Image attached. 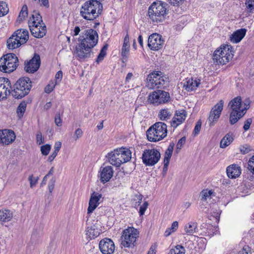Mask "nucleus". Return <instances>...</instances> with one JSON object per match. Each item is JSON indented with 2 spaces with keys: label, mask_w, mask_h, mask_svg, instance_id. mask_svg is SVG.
Returning <instances> with one entry per match:
<instances>
[{
  "label": "nucleus",
  "mask_w": 254,
  "mask_h": 254,
  "mask_svg": "<svg viewBox=\"0 0 254 254\" xmlns=\"http://www.w3.org/2000/svg\"><path fill=\"white\" fill-rule=\"evenodd\" d=\"M80 44L76 47V54L78 59L84 60L90 57L92 49L98 41L97 31L89 28L84 30L79 37Z\"/></svg>",
  "instance_id": "1"
},
{
  "label": "nucleus",
  "mask_w": 254,
  "mask_h": 254,
  "mask_svg": "<svg viewBox=\"0 0 254 254\" xmlns=\"http://www.w3.org/2000/svg\"><path fill=\"white\" fill-rule=\"evenodd\" d=\"M98 0H90L85 2L81 7L80 15L85 19L92 21L101 14L102 4Z\"/></svg>",
  "instance_id": "2"
},
{
  "label": "nucleus",
  "mask_w": 254,
  "mask_h": 254,
  "mask_svg": "<svg viewBox=\"0 0 254 254\" xmlns=\"http://www.w3.org/2000/svg\"><path fill=\"white\" fill-rule=\"evenodd\" d=\"M31 86V81L30 78L27 77L20 78L13 85L11 94L15 98L21 99L28 95Z\"/></svg>",
  "instance_id": "3"
},
{
  "label": "nucleus",
  "mask_w": 254,
  "mask_h": 254,
  "mask_svg": "<svg viewBox=\"0 0 254 254\" xmlns=\"http://www.w3.org/2000/svg\"><path fill=\"white\" fill-rule=\"evenodd\" d=\"M228 106L231 109L230 114L229 122L231 125L236 124L246 114L247 108H242V99L238 96L232 99Z\"/></svg>",
  "instance_id": "4"
},
{
  "label": "nucleus",
  "mask_w": 254,
  "mask_h": 254,
  "mask_svg": "<svg viewBox=\"0 0 254 254\" xmlns=\"http://www.w3.org/2000/svg\"><path fill=\"white\" fill-rule=\"evenodd\" d=\"M146 80V87L150 89L164 88L169 82V78L160 71L150 73Z\"/></svg>",
  "instance_id": "5"
},
{
  "label": "nucleus",
  "mask_w": 254,
  "mask_h": 254,
  "mask_svg": "<svg viewBox=\"0 0 254 254\" xmlns=\"http://www.w3.org/2000/svg\"><path fill=\"white\" fill-rule=\"evenodd\" d=\"M167 4L162 1L154 2L149 7L148 15L153 22L163 21L167 14Z\"/></svg>",
  "instance_id": "6"
},
{
  "label": "nucleus",
  "mask_w": 254,
  "mask_h": 254,
  "mask_svg": "<svg viewBox=\"0 0 254 254\" xmlns=\"http://www.w3.org/2000/svg\"><path fill=\"white\" fill-rule=\"evenodd\" d=\"M234 56L233 48L231 45L221 46L216 50L213 55L214 63L224 65L228 63Z\"/></svg>",
  "instance_id": "7"
},
{
  "label": "nucleus",
  "mask_w": 254,
  "mask_h": 254,
  "mask_svg": "<svg viewBox=\"0 0 254 254\" xmlns=\"http://www.w3.org/2000/svg\"><path fill=\"white\" fill-rule=\"evenodd\" d=\"M167 133V125L162 122H157L147 130L146 136L149 141L156 142L166 137Z\"/></svg>",
  "instance_id": "8"
},
{
  "label": "nucleus",
  "mask_w": 254,
  "mask_h": 254,
  "mask_svg": "<svg viewBox=\"0 0 254 254\" xmlns=\"http://www.w3.org/2000/svg\"><path fill=\"white\" fill-rule=\"evenodd\" d=\"M18 60L13 53L3 55L0 59V70L10 73L14 70L18 65Z\"/></svg>",
  "instance_id": "9"
},
{
  "label": "nucleus",
  "mask_w": 254,
  "mask_h": 254,
  "mask_svg": "<svg viewBox=\"0 0 254 254\" xmlns=\"http://www.w3.org/2000/svg\"><path fill=\"white\" fill-rule=\"evenodd\" d=\"M170 94L163 90H157L150 93L148 97V102L154 106L165 104L170 101Z\"/></svg>",
  "instance_id": "10"
},
{
  "label": "nucleus",
  "mask_w": 254,
  "mask_h": 254,
  "mask_svg": "<svg viewBox=\"0 0 254 254\" xmlns=\"http://www.w3.org/2000/svg\"><path fill=\"white\" fill-rule=\"evenodd\" d=\"M138 237V232L137 230L133 227H129L123 232L121 237L122 245L125 247H131L134 246Z\"/></svg>",
  "instance_id": "11"
},
{
  "label": "nucleus",
  "mask_w": 254,
  "mask_h": 254,
  "mask_svg": "<svg viewBox=\"0 0 254 254\" xmlns=\"http://www.w3.org/2000/svg\"><path fill=\"white\" fill-rule=\"evenodd\" d=\"M160 157V153L157 149H146L142 155V162L146 166H152L159 161Z\"/></svg>",
  "instance_id": "12"
},
{
  "label": "nucleus",
  "mask_w": 254,
  "mask_h": 254,
  "mask_svg": "<svg viewBox=\"0 0 254 254\" xmlns=\"http://www.w3.org/2000/svg\"><path fill=\"white\" fill-rule=\"evenodd\" d=\"M224 102L221 100L211 110L208 122L210 127H213L217 122L223 109Z\"/></svg>",
  "instance_id": "13"
},
{
  "label": "nucleus",
  "mask_w": 254,
  "mask_h": 254,
  "mask_svg": "<svg viewBox=\"0 0 254 254\" xmlns=\"http://www.w3.org/2000/svg\"><path fill=\"white\" fill-rule=\"evenodd\" d=\"M164 43V41L159 34L153 33L148 37V46L151 50H159L163 48Z\"/></svg>",
  "instance_id": "14"
},
{
  "label": "nucleus",
  "mask_w": 254,
  "mask_h": 254,
  "mask_svg": "<svg viewBox=\"0 0 254 254\" xmlns=\"http://www.w3.org/2000/svg\"><path fill=\"white\" fill-rule=\"evenodd\" d=\"M31 34L35 37L40 38L46 35V26L44 23L41 24L28 23Z\"/></svg>",
  "instance_id": "15"
},
{
  "label": "nucleus",
  "mask_w": 254,
  "mask_h": 254,
  "mask_svg": "<svg viewBox=\"0 0 254 254\" xmlns=\"http://www.w3.org/2000/svg\"><path fill=\"white\" fill-rule=\"evenodd\" d=\"M99 248L103 254H112L115 248L113 241L107 238H105L100 241Z\"/></svg>",
  "instance_id": "16"
},
{
  "label": "nucleus",
  "mask_w": 254,
  "mask_h": 254,
  "mask_svg": "<svg viewBox=\"0 0 254 254\" xmlns=\"http://www.w3.org/2000/svg\"><path fill=\"white\" fill-rule=\"evenodd\" d=\"M40 64V56L35 54L32 59L25 64V70L27 72L34 73L39 69Z\"/></svg>",
  "instance_id": "17"
},
{
  "label": "nucleus",
  "mask_w": 254,
  "mask_h": 254,
  "mask_svg": "<svg viewBox=\"0 0 254 254\" xmlns=\"http://www.w3.org/2000/svg\"><path fill=\"white\" fill-rule=\"evenodd\" d=\"M114 170L112 166L101 167L99 172V177L101 182L105 184L109 182L113 177Z\"/></svg>",
  "instance_id": "18"
},
{
  "label": "nucleus",
  "mask_w": 254,
  "mask_h": 254,
  "mask_svg": "<svg viewBox=\"0 0 254 254\" xmlns=\"http://www.w3.org/2000/svg\"><path fill=\"white\" fill-rule=\"evenodd\" d=\"M102 195L98 192H93L90 196L89 201V206L87 209V214H90L97 208L99 204V201Z\"/></svg>",
  "instance_id": "19"
},
{
  "label": "nucleus",
  "mask_w": 254,
  "mask_h": 254,
  "mask_svg": "<svg viewBox=\"0 0 254 254\" xmlns=\"http://www.w3.org/2000/svg\"><path fill=\"white\" fill-rule=\"evenodd\" d=\"M10 84L8 79L0 78V101L6 99L7 96L11 94V91L8 88Z\"/></svg>",
  "instance_id": "20"
},
{
  "label": "nucleus",
  "mask_w": 254,
  "mask_h": 254,
  "mask_svg": "<svg viewBox=\"0 0 254 254\" xmlns=\"http://www.w3.org/2000/svg\"><path fill=\"white\" fill-rule=\"evenodd\" d=\"M117 155L119 160V167L121 164L129 161L131 158V151L127 148H121L118 149Z\"/></svg>",
  "instance_id": "21"
},
{
  "label": "nucleus",
  "mask_w": 254,
  "mask_h": 254,
  "mask_svg": "<svg viewBox=\"0 0 254 254\" xmlns=\"http://www.w3.org/2000/svg\"><path fill=\"white\" fill-rule=\"evenodd\" d=\"M187 117L186 111L184 110L176 111L174 117L171 122V125L173 127H177L181 125L186 119Z\"/></svg>",
  "instance_id": "22"
},
{
  "label": "nucleus",
  "mask_w": 254,
  "mask_h": 254,
  "mask_svg": "<svg viewBox=\"0 0 254 254\" xmlns=\"http://www.w3.org/2000/svg\"><path fill=\"white\" fill-rule=\"evenodd\" d=\"M200 84V80L199 79L187 78L184 83L183 87L188 92H190L196 90Z\"/></svg>",
  "instance_id": "23"
},
{
  "label": "nucleus",
  "mask_w": 254,
  "mask_h": 254,
  "mask_svg": "<svg viewBox=\"0 0 254 254\" xmlns=\"http://www.w3.org/2000/svg\"><path fill=\"white\" fill-rule=\"evenodd\" d=\"M226 172L228 177L231 179L238 177L241 173L240 167L236 164L228 166L227 168Z\"/></svg>",
  "instance_id": "24"
},
{
  "label": "nucleus",
  "mask_w": 254,
  "mask_h": 254,
  "mask_svg": "<svg viewBox=\"0 0 254 254\" xmlns=\"http://www.w3.org/2000/svg\"><path fill=\"white\" fill-rule=\"evenodd\" d=\"M13 34L20 42L21 45L26 43V42L29 39V33L28 31L26 29H18L15 32H14Z\"/></svg>",
  "instance_id": "25"
},
{
  "label": "nucleus",
  "mask_w": 254,
  "mask_h": 254,
  "mask_svg": "<svg viewBox=\"0 0 254 254\" xmlns=\"http://www.w3.org/2000/svg\"><path fill=\"white\" fill-rule=\"evenodd\" d=\"M3 134L2 144L8 145L15 139V134L12 130H3Z\"/></svg>",
  "instance_id": "26"
},
{
  "label": "nucleus",
  "mask_w": 254,
  "mask_h": 254,
  "mask_svg": "<svg viewBox=\"0 0 254 254\" xmlns=\"http://www.w3.org/2000/svg\"><path fill=\"white\" fill-rule=\"evenodd\" d=\"M247 30L245 28L239 29L234 32L230 37V41L233 43L240 42L246 35Z\"/></svg>",
  "instance_id": "27"
},
{
  "label": "nucleus",
  "mask_w": 254,
  "mask_h": 254,
  "mask_svg": "<svg viewBox=\"0 0 254 254\" xmlns=\"http://www.w3.org/2000/svg\"><path fill=\"white\" fill-rule=\"evenodd\" d=\"M15 35L13 34L7 40V47L9 49H15L18 48L21 45Z\"/></svg>",
  "instance_id": "28"
},
{
  "label": "nucleus",
  "mask_w": 254,
  "mask_h": 254,
  "mask_svg": "<svg viewBox=\"0 0 254 254\" xmlns=\"http://www.w3.org/2000/svg\"><path fill=\"white\" fill-rule=\"evenodd\" d=\"M118 149L114 150L113 151L109 153L106 156L109 162L113 166L119 167V160L118 159V156L117 155Z\"/></svg>",
  "instance_id": "29"
},
{
  "label": "nucleus",
  "mask_w": 254,
  "mask_h": 254,
  "mask_svg": "<svg viewBox=\"0 0 254 254\" xmlns=\"http://www.w3.org/2000/svg\"><path fill=\"white\" fill-rule=\"evenodd\" d=\"M234 135L233 133L229 132L227 133L221 139L220 143V147L222 148H225L229 145L234 140Z\"/></svg>",
  "instance_id": "30"
},
{
  "label": "nucleus",
  "mask_w": 254,
  "mask_h": 254,
  "mask_svg": "<svg viewBox=\"0 0 254 254\" xmlns=\"http://www.w3.org/2000/svg\"><path fill=\"white\" fill-rule=\"evenodd\" d=\"M174 146L175 143L174 142L170 143L165 152L164 163H165L166 166H167V164H169L170 159L172 155Z\"/></svg>",
  "instance_id": "31"
},
{
  "label": "nucleus",
  "mask_w": 254,
  "mask_h": 254,
  "mask_svg": "<svg viewBox=\"0 0 254 254\" xmlns=\"http://www.w3.org/2000/svg\"><path fill=\"white\" fill-rule=\"evenodd\" d=\"M13 217L12 213L9 210H0V221L2 222H8Z\"/></svg>",
  "instance_id": "32"
},
{
  "label": "nucleus",
  "mask_w": 254,
  "mask_h": 254,
  "mask_svg": "<svg viewBox=\"0 0 254 254\" xmlns=\"http://www.w3.org/2000/svg\"><path fill=\"white\" fill-rule=\"evenodd\" d=\"M86 235L92 239L97 237L99 235V232L98 229L95 228V226H91L87 228Z\"/></svg>",
  "instance_id": "33"
},
{
  "label": "nucleus",
  "mask_w": 254,
  "mask_h": 254,
  "mask_svg": "<svg viewBox=\"0 0 254 254\" xmlns=\"http://www.w3.org/2000/svg\"><path fill=\"white\" fill-rule=\"evenodd\" d=\"M43 22L42 18L38 12L34 11L32 16L30 17L28 23L41 24Z\"/></svg>",
  "instance_id": "34"
},
{
  "label": "nucleus",
  "mask_w": 254,
  "mask_h": 254,
  "mask_svg": "<svg viewBox=\"0 0 254 254\" xmlns=\"http://www.w3.org/2000/svg\"><path fill=\"white\" fill-rule=\"evenodd\" d=\"M197 229L196 223L190 222L187 224L185 226V231L186 233L190 235H192Z\"/></svg>",
  "instance_id": "35"
},
{
  "label": "nucleus",
  "mask_w": 254,
  "mask_h": 254,
  "mask_svg": "<svg viewBox=\"0 0 254 254\" xmlns=\"http://www.w3.org/2000/svg\"><path fill=\"white\" fill-rule=\"evenodd\" d=\"M172 113L168 109H163L159 112L158 116L162 121H166L170 118Z\"/></svg>",
  "instance_id": "36"
},
{
  "label": "nucleus",
  "mask_w": 254,
  "mask_h": 254,
  "mask_svg": "<svg viewBox=\"0 0 254 254\" xmlns=\"http://www.w3.org/2000/svg\"><path fill=\"white\" fill-rule=\"evenodd\" d=\"M27 104L25 102H22L20 103L19 106H18L17 108V114L18 115V117L19 119L21 118L24 113H25V111L26 110Z\"/></svg>",
  "instance_id": "37"
},
{
  "label": "nucleus",
  "mask_w": 254,
  "mask_h": 254,
  "mask_svg": "<svg viewBox=\"0 0 254 254\" xmlns=\"http://www.w3.org/2000/svg\"><path fill=\"white\" fill-rule=\"evenodd\" d=\"M170 254H185V248L181 245H178L174 249H172L170 251Z\"/></svg>",
  "instance_id": "38"
},
{
  "label": "nucleus",
  "mask_w": 254,
  "mask_h": 254,
  "mask_svg": "<svg viewBox=\"0 0 254 254\" xmlns=\"http://www.w3.org/2000/svg\"><path fill=\"white\" fill-rule=\"evenodd\" d=\"M247 168L248 172L254 178V155L249 159Z\"/></svg>",
  "instance_id": "39"
},
{
  "label": "nucleus",
  "mask_w": 254,
  "mask_h": 254,
  "mask_svg": "<svg viewBox=\"0 0 254 254\" xmlns=\"http://www.w3.org/2000/svg\"><path fill=\"white\" fill-rule=\"evenodd\" d=\"M108 47V44L105 45L101 49L100 53L96 59V62L99 63L102 61L105 56L106 55V52Z\"/></svg>",
  "instance_id": "40"
},
{
  "label": "nucleus",
  "mask_w": 254,
  "mask_h": 254,
  "mask_svg": "<svg viewBox=\"0 0 254 254\" xmlns=\"http://www.w3.org/2000/svg\"><path fill=\"white\" fill-rule=\"evenodd\" d=\"M143 196L141 194L135 195L132 200V205L135 208H137L142 202Z\"/></svg>",
  "instance_id": "41"
},
{
  "label": "nucleus",
  "mask_w": 254,
  "mask_h": 254,
  "mask_svg": "<svg viewBox=\"0 0 254 254\" xmlns=\"http://www.w3.org/2000/svg\"><path fill=\"white\" fill-rule=\"evenodd\" d=\"M27 15H28L27 6L26 5H24L22 6L21 11L19 13V16L18 17V20L19 21H22L27 16Z\"/></svg>",
  "instance_id": "42"
},
{
  "label": "nucleus",
  "mask_w": 254,
  "mask_h": 254,
  "mask_svg": "<svg viewBox=\"0 0 254 254\" xmlns=\"http://www.w3.org/2000/svg\"><path fill=\"white\" fill-rule=\"evenodd\" d=\"M8 8L5 2L0 1V17L6 15L8 12Z\"/></svg>",
  "instance_id": "43"
},
{
  "label": "nucleus",
  "mask_w": 254,
  "mask_h": 254,
  "mask_svg": "<svg viewBox=\"0 0 254 254\" xmlns=\"http://www.w3.org/2000/svg\"><path fill=\"white\" fill-rule=\"evenodd\" d=\"M213 193V191L212 190H202L200 194L201 196V199L202 200H206L207 198L210 197L211 195Z\"/></svg>",
  "instance_id": "44"
},
{
  "label": "nucleus",
  "mask_w": 254,
  "mask_h": 254,
  "mask_svg": "<svg viewBox=\"0 0 254 254\" xmlns=\"http://www.w3.org/2000/svg\"><path fill=\"white\" fill-rule=\"evenodd\" d=\"M39 177H34L33 176V175H30L28 178V180L30 183V188H33V187H34L37 184V182H38V181L39 180Z\"/></svg>",
  "instance_id": "45"
},
{
  "label": "nucleus",
  "mask_w": 254,
  "mask_h": 254,
  "mask_svg": "<svg viewBox=\"0 0 254 254\" xmlns=\"http://www.w3.org/2000/svg\"><path fill=\"white\" fill-rule=\"evenodd\" d=\"M186 141V137H182L180 139L176 146V151L178 152L182 148V146L185 144Z\"/></svg>",
  "instance_id": "46"
},
{
  "label": "nucleus",
  "mask_w": 254,
  "mask_h": 254,
  "mask_svg": "<svg viewBox=\"0 0 254 254\" xmlns=\"http://www.w3.org/2000/svg\"><path fill=\"white\" fill-rule=\"evenodd\" d=\"M130 46L123 45L122 50V56L123 59L126 60L127 57V55L129 51Z\"/></svg>",
  "instance_id": "47"
},
{
  "label": "nucleus",
  "mask_w": 254,
  "mask_h": 254,
  "mask_svg": "<svg viewBox=\"0 0 254 254\" xmlns=\"http://www.w3.org/2000/svg\"><path fill=\"white\" fill-rule=\"evenodd\" d=\"M51 149V146L49 144L43 145L41 147V151L43 155H47Z\"/></svg>",
  "instance_id": "48"
},
{
  "label": "nucleus",
  "mask_w": 254,
  "mask_h": 254,
  "mask_svg": "<svg viewBox=\"0 0 254 254\" xmlns=\"http://www.w3.org/2000/svg\"><path fill=\"white\" fill-rule=\"evenodd\" d=\"M246 5L249 11L252 12V10H254V0H246Z\"/></svg>",
  "instance_id": "49"
},
{
  "label": "nucleus",
  "mask_w": 254,
  "mask_h": 254,
  "mask_svg": "<svg viewBox=\"0 0 254 254\" xmlns=\"http://www.w3.org/2000/svg\"><path fill=\"white\" fill-rule=\"evenodd\" d=\"M55 84L54 82H50L45 88V92L47 93H50L54 89Z\"/></svg>",
  "instance_id": "50"
},
{
  "label": "nucleus",
  "mask_w": 254,
  "mask_h": 254,
  "mask_svg": "<svg viewBox=\"0 0 254 254\" xmlns=\"http://www.w3.org/2000/svg\"><path fill=\"white\" fill-rule=\"evenodd\" d=\"M148 206V203L147 201H145L142 205H141L139 208V213L140 216L144 215L145 211H146Z\"/></svg>",
  "instance_id": "51"
},
{
  "label": "nucleus",
  "mask_w": 254,
  "mask_h": 254,
  "mask_svg": "<svg viewBox=\"0 0 254 254\" xmlns=\"http://www.w3.org/2000/svg\"><path fill=\"white\" fill-rule=\"evenodd\" d=\"M56 183V179L54 177H53L49 183L48 188L49 192L52 193L55 188V184Z\"/></svg>",
  "instance_id": "52"
},
{
  "label": "nucleus",
  "mask_w": 254,
  "mask_h": 254,
  "mask_svg": "<svg viewBox=\"0 0 254 254\" xmlns=\"http://www.w3.org/2000/svg\"><path fill=\"white\" fill-rule=\"evenodd\" d=\"M240 149L241 152L243 154L248 153L251 150L250 146L247 144L241 146Z\"/></svg>",
  "instance_id": "53"
},
{
  "label": "nucleus",
  "mask_w": 254,
  "mask_h": 254,
  "mask_svg": "<svg viewBox=\"0 0 254 254\" xmlns=\"http://www.w3.org/2000/svg\"><path fill=\"white\" fill-rule=\"evenodd\" d=\"M55 123L58 127L62 126V122L60 113H57L55 117Z\"/></svg>",
  "instance_id": "54"
},
{
  "label": "nucleus",
  "mask_w": 254,
  "mask_h": 254,
  "mask_svg": "<svg viewBox=\"0 0 254 254\" xmlns=\"http://www.w3.org/2000/svg\"><path fill=\"white\" fill-rule=\"evenodd\" d=\"M201 127V123L200 121H198L196 123L194 130L193 133L194 135H196L199 132Z\"/></svg>",
  "instance_id": "55"
},
{
  "label": "nucleus",
  "mask_w": 254,
  "mask_h": 254,
  "mask_svg": "<svg viewBox=\"0 0 254 254\" xmlns=\"http://www.w3.org/2000/svg\"><path fill=\"white\" fill-rule=\"evenodd\" d=\"M252 123V119L251 118L248 119L244 123L243 128L245 130H248L250 127V126Z\"/></svg>",
  "instance_id": "56"
},
{
  "label": "nucleus",
  "mask_w": 254,
  "mask_h": 254,
  "mask_svg": "<svg viewBox=\"0 0 254 254\" xmlns=\"http://www.w3.org/2000/svg\"><path fill=\"white\" fill-rule=\"evenodd\" d=\"M83 134V132L81 128H78L76 129L74 133V139L75 140H77L78 138L81 137Z\"/></svg>",
  "instance_id": "57"
},
{
  "label": "nucleus",
  "mask_w": 254,
  "mask_h": 254,
  "mask_svg": "<svg viewBox=\"0 0 254 254\" xmlns=\"http://www.w3.org/2000/svg\"><path fill=\"white\" fill-rule=\"evenodd\" d=\"M178 228V222L177 221H174L172 224L171 227L169 229L175 232Z\"/></svg>",
  "instance_id": "58"
},
{
  "label": "nucleus",
  "mask_w": 254,
  "mask_h": 254,
  "mask_svg": "<svg viewBox=\"0 0 254 254\" xmlns=\"http://www.w3.org/2000/svg\"><path fill=\"white\" fill-rule=\"evenodd\" d=\"M62 146V143L60 141L56 142L54 145V149L55 150L54 152H55L56 153H58L59 150H60Z\"/></svg>",
  "instance_id": "59"
},
{
  "label": "nucleus",
  "mask_w": 254,
  "mask_h": 254,
  "mask_svg": "<svg viewBox=\"0 0 254 254\" xmlns=\"http://www.w3.org/2000/svg\"><path fill=\"white\" fill-rule=\"evenodd\" d=\"M169 2L173 5H179L181 4L184 0H168Z\"/></svg>",
  "instance_id": "60"
},
{
  "label": "nucleus",
  "mask_w": 254,
  "mask_h": 254,
  "mask_svg": "<svg viewBox=\"0 0 254 254\" xmlns=\"http://www.w3.org/2000/svg\"><path fill=\"white\" fill-rule=\"evenodd\" d=\"M36 139H37V142L39 144H41V143H43L42 135L41 132H39L38 133H37V135H36Z\"/></svg>",
  "instance_id": "61"
},
{
  "label": "nucleus",
  "mask_w": 254,
  "mask_h": 254,
  "mask_svg": "<svg viewBox=\"0 0 254 254\" xmlns=\"http://www.w3.org/2000/svg\"><path fill=\"white\" fill-rule=\"evenodd\" d=\"M243 254H249L251 253V249L248 246H245L243 249Z\"/></svg>",
  "instance_id": "62"
},
{
  "label": "nucleus",
  "mask_w": 254,
  "mask_h": 254,
  "mask_svg": "<svg viewBox=\"0 0 254 254\" xmlns=\"http://www.w3.org/2000/svg\"><path fill=\"white\" fill-rule=\"evenodd\" d=\"M57 153L53 152V153L50 156H49L48 160L49 162L53 161L54 159L55 158V157L57 156Z\"/></svg>",
  "instance_id": "63"
},
{
  "label": "nucleus",
  "mask_w": 254,
  "mask_h": 254,
  "mask_svg": "<svg viewBox=\"0 0 254 254\" xmlns=\"http://www.w3.org/2000/svg\"><path fill=\"white\" fill-rule=\"evenodd\" d=\"M63 77V72L61 70H59L56 74L55 77L57 79H61Z\"/></svg>",
  "instance_id": "64"
}]
</instances>
